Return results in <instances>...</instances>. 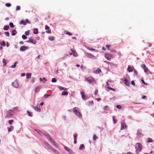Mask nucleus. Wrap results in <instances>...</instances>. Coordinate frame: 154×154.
Segmentation results:
<instances>
[{
  "mask_svg": "<svg viewBox=\"0 0 154 154\" xmlns=\"http://www.w3.org/2000/svg\"><path fill=\"white\" fill-rule=\"evenodd\" d=\"M44 135L52 145L56 148H59L58 145L56 143L54 140L49 134L46 133H44Z\"/></svg>",
  "mask_w": 154,
  "mask_h": 154,
  "instance_id": "nucleus-1",
  "label": "nucleus"
},
{
  "mask_svg": "<svg viewBox=\"0 0 154 154\" xmlns=\"http://www.w3.org/2000/svg\"><path fill=\"white\" fill-rule=\"evenodd\" d=\"M135 148L136 153L138 154L142 150V145L140 143H137L136 144Z\"/></svg>",
  "mask_w": 154,
  "mask_h": 154,
  "instance_id": "nucleus-2",
  "label": "nucleus"
},
{
  "mask_svg": "<svg viewBox=\"0 0 154 154\" xmlns=\"http://www.w3.org/2000/svg\"><path fill=\"white\" fill-rule=\"evenodd\" d=\"M73 111L75 114L79 118L81 117L82 116V114L79 108L78 107H75L73 108Z\"/></svg>",
  "mask_w": 154,
  "mask_h": 154,
  "instance_id": "nucleus-3",
  "label": "nucleus"
},
{
  "mask_svg": "<svg viewBox=\"0 0 154 154\" xmlns=\"http://www.w3.org/2000/svg\"><path fill=\"white\" fill-rule=\"evenodd\" d=\"M105 58L108 60H110L113 57V56L112 54H106L105 55Z\"/></svg>",
  "mask_w": 154,
  "mask_h": 154,
  "instance_id": "nucleus-4",
  "label": "nucleus"
},
{
  "mask_svg": "<svg viewBox=\"0 0 154 154\" xmlns=\"http://www.w3.org/2000/svg\"><path fill=\"white\" fill-rule=\"evenodd\" d=\"M42 145L43 146L47 149H48L51 148V146L46 142H44L43 143Z\"/></svg>",
  "mask_w": 154,
  "mask_h": 154,
  "instance_id": "nucleus-5",
  "label": "nucleus"
},
{
  "mask_svg": "<svg viewBox=\"0 0 154 154\" xmlns=\"http://www.w3.org/2000/svg\"><path fill=\"white\" fill-rule=\"evenodd\" d=\"M12 85L15 88H18L19 87V84L17 81L15 80L12 83Z\"/></svg>",
  "mask_w": 154,
  "mask_h": 154,
  "instance_id": "nucleus-6",
  "label": "nucleus"
},
{
  "mask_svg": "<svg viewBox=\"0 0 154 154\" xmlns=\"http://www.w3.org/2000/svg\"><path fill=\"white\" fill-rule=\"evenodd\" d=\"M85 81H87L90 84L93 82L94 80V79L92 77H89L85 79Z\"/></svg>",
  "mask_w": 154,
  "mask_h": 154,
  "instance_id": "nucleus-7",
  "label": "nucleus"
},
{
  "mask_svg": "<svg viewBox=\"0 0 154 154\" xmlns=\"http://www.w3.org/2000/svg\"><path fill=\"white\" fill-rule=\"evenodd\" d=\"M28 23L29 24L30 23L29 21L27 19H26L25 21L22 20L20 21V24H23L24 25H26L27 23Z\"/></svg>",
  "mask_w": 154,
  "mask_h": 154,
  "instance_id": "nucleus-8",
  "label": "nucleus"
},
{
  "mask_svg": "<svg viewBox=\"0 0 154 154\" xmlns=\"http://www.w3.org/2000/svg\"><path fill=\"white\" fill-rule=\"evenodd\" d=\"M141 67L143 69L144 72H147L149 71V69L146 66L145 64H142L141 66Z\"/></svg>",
  "mask_w": 154,
  "mask_h": 154,
  "instance_id": "nucleus-9",
  "label": "nucleus"
},
{
  "mask_svg": "<svg viewBox=\"0 0 154 154\" xmlns=\"http://www.w3.org/2000/svg\"><path fill=\"white\" fill-rule=\"evenodd\" d=\"M64 149L66 150L69 154H74V152L70 149L65 146L64 147Z\"/></svg>",
  "mask_w": 154,
  "mask_h": 154,
  "instance_id": "nucleus-10",
  "label": "nucleus"
},
{
  "mask_svg": "<svg viewBox=\"0 0 154 154\" xmlns=\"http://www.w3.org/2000/svg\"><path fill=\"white\" fill-rule=\"evenodd\" d=\"M32 106L35 111L38 112H39L41 111L40 107H39V106L37 105L36 107H35Z\"/></svg>",
  "mask_w": 154,
  "mask_h": 154,
  "instance_id": "nucleus-11",
  "label": "nucleus"
},
{
  "mask_svg": "<svg viewBox=\"0 0 154 154\" xmlns=\"http://www.w3.org/2000/svg\"><path fill=\"white\" fill-rule=\"evenodd\" d=\"M127 126L126 125L125 123H122L121 130H122L126 129V128Z\"/></svg>",
  "mask_w": 154,
  "mask_h": 154,
  "instance_id": "nucleus-12",
  "label": "nucleus"
},
{
  "mask_svg": "<svg viewBox=\"0 0 154 154\" xmlns=\"http://www.w3.org/2000/svg\"><path fill=\"white\" fill-rule=\"evenodd\" d=\"M82 98L83 100H85L87 99V97L85 94V92L84 91L82 92L81 93Z\"/></svg>",
  "mask_w": 154,
  "mask_h": 154,
  "instance_id": "nucleus-13",
  "label": "nucleus"
},
{
  "mask_svg": "<svg viewBox=\"0 0 154 154\" xmlns=\"http://www.w3.org/2000/svg\"><path fill=\"white\" fill-rule=\"evenodd\" d=\"M14 113L13 111L11 110H8L7 112V115L8 116L13 115Z\"/></svg>",
  "mask_w": 154,
  "mask_h": 154,
  "instance_id": "nucleus-14",
  "label": "nucleus"
},
{
  "mask_svg": "<svg viewBox=\"0 0 154 154\" xmlns=\"http://www.w3.org/2000/svg\"><path fill=\"white\" fill-rule=\"evenodd\" d=\"M28 42H30L34 44H35L36 43V41L35 40H34L33 39H31L30 38H29V40L27 41Z\"/></svg>",
  "mask_w": 154,
  "mask_h": 154,
  "instance_id": "nucleus-15",
  "label": "nucleus"
},
{
  "mask_svg": "<svg viewBox=\"0 0 154 154\" xmlns=\"http://www.w3.org/2000/svg\"><path fill=\"white\" fill-rule=\"evenodd\" d=\"M28 48L27 46H22L20 48V50L21 51H24Z\"/></svg>",
  "mask_w": 154,
  "mask_h": 154,
  "instance_id": "nucleus-16",
  "label": "nucleus"
},
{
  "mask_svg": "<svg viewBox=\"0 0 154 154\" xmlns=\"http://www.w3.org/2000/svg\"><path fill=\"white\" fill-rule=\"evenodd\" d=\"M86 55H87L88 57L89 58H95V57L91 54L87 53Z\"/></svg>",
  "mask_w": 154,
  "mask_h": 154,
  "instance_id": "nucleus-17",
  "label": "nucleus"
},
{
  "mask_svg": "<svg viewBox=\"0 0 154 154\" xmlns=\"http://www.w3.org/2000/svg\"><path fill=\"white\" fill-rule=\"evenodd\" d=\"M125 84L127 86H129L130 85V83L128 80L126 79H124Z\"/></svg>",
  "mask_w": 154,
  "mask_h": 154,
  "instance_id": "nucleus-18",
  "label": "nucleus"
},
{
  "mask_svg": "<svg viewBox=\"0 0 154 154\" xmlns=\"http://www.w3.org/2000/svg\"><path fill=\"white\" fill-rule=\"evenodd\" d=\"M40 86H38L37 87H36L35 89V91L36 93H37L39 91L40 89Z\"/></svg>",
  "mask_w": 154,
  "mask_h": 154,
  "instance_id": "nucleus-19",
  "label": "nucleus"
},
{
  "mask_svg": "<svg viewBox=\"0 0 154 154\" xmlns=\"http://www.w3.org/2000/svg\"><path fill=\"white\" fill-rule=\"evenodd\" d=\"M18 63V61H15L14 62V64L12 65L11 66V68H14L15 67H16V66H17V64Z\"/></svg>",
  "mask_w": 154,
  "mask_h": 154,
  "instance_id": "nucleus-20",
  "label": "nucleus"
},
{
  "mask_svg": "<svg viewBox=\"0 0 154 154\" xmlns=\"http://www.w3.org/2000/svg\"><path fill=\"white\" fill-rule=\"evenodd\" d=\"M127 70L129 72H131L133 71V69L131 66L129 65L128 66Z\"/></svg>",
  "mask_w": 154,
  "mask_h": 154,
  "instance_id": "nucleus-21",
  "label": "nucleus"
},
{
  "mask_svg": "<svg viewBox=\"0 0 154 154\" xmlns=\"http://www.w3.org/2000/svg\"><path fill=\"white\" fill-rule=\"evenodd\" d=\"M101 71V70L99 68H98L97 70L94 71V73L98 74Z\"/></svg>",
  "mask_w": 154,
  "mask_h": 154,
  "instance_id": "nucleus-22",
  "label": "nucleus"
},
{
  "mask_svg": "<svg viewBox=\"0 0 154 154\" xmlns=\"http://www.w3.org/2000/svg\"><path fill=\"white\" fill-rule=\"evenodd\" d=\"M51 149L52 150V151L56 154H60L58 151L56 150L54 148H53V147H51Z\"/></svg>",
  "mask_w": 154,
  "mask_h": 154,
  "instance_id": "nucleus-23",
  "label": "nucleus"
},
{
  "mask_svg": "<svg viewBox=\"0 0 154 154\" xmlns=\"http://www.w3.org/2000/svg\"><path fill=\"white\" fill-rule=\"evenodd\" d=\"M17 33V32L15 30H13L12 31V35L13 36L15 35Z\"/></svg>",
  "mask_w": 154,
  "mask_h": 154,
  "instance_id": "nucleus-24",
  "label": "nucleus"
},
{
  "mask_svg": "<svg viewBox=\"0 0 154 154\" xmlns=\"http://www.w3.org/2000/svg\"><path fill=\"white\" fill-rule=\"evenodd\" d=\"M33 33L35 34L38 33V29L37 28H35L34 29Z\"/></svg>",
  "mask_w": 154,
  "mask_h": 154,
  "instance_id": "nucleus-25",
  "label": "nucleus"
},
{
  "mask_svg": "<svg viewBox=\"0 0 154 154\" xmlns=\"http://www.w3.org/2000/svg\"><path fill=\"white\" fill-rule=\"evenodd\" d=\"M86 48L87 49H88V50H90L91 51H95V52H97V50H96L94 49V48H90L89 47H86Z\"/></svg>",
  "mask_w": 154,
  "mask_h": 154,
  "instance_id": "nucleus-26",
  "label": "nucleus"
},
{
  "mask_svg": "<svg viewBox=\"0 0 154 154\" xmlns=\"http://www.w3.org/2000/svg\"><path fill=\"white\" fill-rule=\"evenodd\" d=\"M3 63L4 66H5L7 64L6 60L4 58L3 59Z\"/></svg>",
  "mask_w": 154,
  "mask_h": 154,
  "instance_id": "nucleus-27",
  "label": "nucleus"
},
{
  "mask_svg": "<svg viewBox=\"0 0 154 154\" xmlns=\"http://www.w3.org/2000/svg\"><path fill=\"white\" fill-rule=\"evenodd\" d=\"M9 27V26H5L4 27L3 29L4 30H8Z\"/></svg>",
  "mask_w": 154,
  "mask_h": 154,
  "instance_id": "nucleus-28",
  "label": "nucleus"
},
{
  "mask_svg": "<svg viewBox=\"0 0 154 154\" xmlns=\"http://www.w3.org/2000/svg\"><path fill=\"white\" fill-rule=\"evenodd\" d=\"M31 73H27L26 74V77L27 78L29 79L31 77Z\"/></svg>",
  "mask_w": 154,
  "mask_h": 154,
  "instance_id": "nucleus-29",
  "label": "nucleus"
},
{
  "mask_svg": "<svg viewBox=\"0 0 154 154\" xmlns=\"http://www.w3.org/2000/svg\"><path fill=\"white\" fill-rule=\"evenodd\" d=\"M51 94H45L44 97L45 98H47L48 97L51 96Z\"/></svg>",
  "mask_w": 154,
  "mask_h": 154,
  "instance_id": "nucleus-30",
  "label": "nucleus"
},
{
  "mask_svg": "<svg viewBox=\"0 0 154 154\" xmlns=\"http://www.w3.org/2000/svg\"><path fill=\"white\" fill-rule=\"evenodd\" d=\"M48 39L49 40L51 41H53L54 40V38L53 36H50L48 38Z\"/></svg>",
  "mask_w": 154,
  "mask_h": 154,
  "instance_id": "nucleus-31",
  "label": "nucleus"
},
{
  "mask_svg": "<svg viewBox=\"0 0 154 154\" xmlns=\"http://www.w3.org/2000/svg\"><path fill=\"white\" fill-rule=\"evenodd\" d=\"M137 135H138V134L140 135H142V134L141 130H138L137 131Z\"/></svg>",
  "mask_w": 154,
  "mask_h": 154,
  "instance_id": "nucleus-32",
  "label": "nucleus"
},
{
  "mask_svg": "<svg viewBox=\"0 0 154 154\" xmlns=\"http://www.w3.org/2000/svg\"><path fill=\"white\" fill-rule=\"evenodd\" d=\"M153 141L150 138H148V140L147 141V143H151Z\"/></svg>",
  "mask_w": 154,
  "mask_h": 154,
  "instance_id": "nucleus-33",
  "label": "nucleus"
},
{
  "mask_svg": "<svg viewBox=\"0 0 154 154\" xmlns=\"http://www.w3.org/2000/svg\"><path fill=\"white\" fill-rule=\"evenodd\" d=\"M0 44L3 46H5L6 45V44L5 42L4 41H2V42L0 43Z\"/></svg>",
  "mask_w": 154,
  "mask_h": 154,
  "instance_id": "nucleus-34",
  "label": "nucleus"
},
{
  "mask_svg": "<svg viewBox=\"0 0 154 154\" xmlns=\"http://www.w3.org/2000/svg\"><path fill=\"white\" fill-rule=\"evenodd\" d=\"M134 75H137V72L135 69H134Z\"/></svg>",
  "mask_w": 154,
  "mask_h": 154,
  "instance_id": "nucleus-35",
  "label": "nucleus"
},
{
  "mask_svg": "<svg viewBox=\"0 0 154 154\" xmlns=\"http://www.w3.org/2000/svg\"><path fill=\"white\" fill-rule=\"evenodd\" d=\"M59 89L60 90H66V88H64V87H61V86H60L59 87Z\"/></svg>",
  "mask_w": 154,
  "mask_h": 154,
  "instance_id": "nucleus-36",
  "label": "nucleus"
},
{
  "mask_svg": "<svg viewBox=\"0 0 154 154\" xmlns=\"http://www.w3.org/2000/svg\"><path fill=\"white\" fill-rule=\"evenodd\" d=\"M30 31L28 30L25 32V34L26 35H28L29 34Z\"/></svg>",
  "mask_w": 154,
  "mask_h": 154,
  "instance_id": "nucleus-37",
  "label": "nucleus"
},
{
  "mask_svg": "<svg viewBox=\"0 0 154 154\" xmlns=\"http://www.w3.org/2000/svg\"><path fill=\"white\" fill-rule=\"evenodd\" d=\"M57 81V80L55 78H53L52 79L51 82H56Z\"/></svg>",
  "mask_w": 154,
  "mask_h": 154,
  "instance_id": "nucleus-38",
  "label": "nucleus"
},
{
  "mask_svg": "<svg viewBox=\"0 0 154 154\" xmlns=\"http://www.w3.org/2000/svg\"><path fill=\"white\" fill-rule=\"evenodd\" d=\"M112 119H113V122H114V124H116L117 122V120H115L114 119V116H112Z\"/></svg>",
  "mask_w": 154,
  "mask_h": 154,
  "instance_id": "nucleus-39",
  "label": "nucleus"
},
{
  "mask_svg": "<svg viewBox=\"0 0 154 154\" xmlns=\"http://www.w3.org/2000/svg\"><path fill=\"white\" fill-rule=\"evenodd\" d=\"M13 129V127L12 126H11L10 127V128H8V131L9 132H10V131H11Z\"/></svg>",
  "mask_w": 154,
  "mask_h": 154,
  "instance_id": "nucleus-40",
  "label": "nucleus"
},
{
  "mask_svg": "<svg viewBox=\"0 0 154 154\" xmlns=\"http://www.w3.org/2000/svg\"><path fill=\"white\" fill-rule=\"evenodd\" d=\"M68 92L66 91H64L63 93L62 94V95H66L68 94Z\"/></svg>",
  "mask_w": 154,
  "mask_h": 154,
  "instance_id": "nucleus-41",
  "label": "nucleus"
},
{
  "mask_svg": "<svg viewBox=\"0 0 154 154\" xmlns=\"http://www.w3.org/2000/svg\"><path fill=\"white\" fill-rule=\"evenodd\" d=\"M5 34L8 37H9L10 35V34L9 32H5Z\"/></svg>",
  "mask_w": 154,
  "mask_h": 154,
  "instance_id": "nucleus-42",
  "label": "nucleus"
},
{
  "mask_svg": "<svg viewBox=\"0 0 154 154\" xmlns=\"http://www.w3.org/2000/svg\"><path fill=\"white\" fill-rule=\"evenodd\" d=\"M84 147L83 144H82L80 145V147H79V149L80 150H81L82 149V148H83Z\"/></svg>",
  "mask_w": 154,
  "mask_h": 154,
  "instance_id": "nucleus-43",
  "label": "nucleus"
},
{
  "mask_svg": "<svg viewBox=\"0 0 154 154\" xmlns=\"http://www.w3.org/2000/svg\"><path fill=\"white\" fill-rule=\"evenodd\" d=\"M22 38L24 39H26L27 38V37L26 35H22Z\"/></svg>",
  "mask_w": 154,
  "mask_h": 154,
  "instance_id": "nucleus-44",
  "label": "nucleus"
},
{
  "mask_svg": "<svg viewBox=\"0 0 154 154\" xmlns=\"http://www.w3.org/2000/svg\"><path fill=\"white\" fill-rule=\"evenodd\" d=\"M97 139V137L94 134L93 136V139L94 140H96Z\"/></svg>",
  "mask_w": 154,
  "mask_h": 154,
  "instance_id": "nucleus-45",
  "label": "nucleus"
},
{
  "mask_svg": "<svg viewBox=\"0 0 154 154\" xmlns=\"http://www.w3.org/2000/svg\"><path fill=\"white\" fill-rule=\"evenodd\" d=\"M5 5L7 7H10L11 6V4L10 3H6L5 4Z\"/></svg>",
  "mask_w": 154,
  "mask_h": 154,
  "instance_id": "nucleus-46",
  "label": "nucleus"
},
{
  "mask_svg": "<svg viewBox=\"0 0 154 154\" xmlns=\"http://www.w3.org/2000/svg\"><path fill=\"white\" fill-rule=\"evenodd\" d=\"M106 88L109 89L110 90H112V91H115V90L114 89L112 88L111 87H107Z\"/></svg>",
  "mask_w": 154,
  "mask_h": 154,
  "instance_id": "nucleus-47",
  "label": "nucleus"
},
{
  "mask_svg": "<svg viewBox=\"0 0 154 154\" xmlns=\"http://www.w3.org/2000/svg\"><path fill=\"white\" fill-rule=\"evenodd\" d=\"M9 25L11 28H13L14 27L13 24L12 23H9Z\"/></svg>",
  "mask_w": 154,
  "mask_h": 154,
  "instance_id": "nucleus-48",
  "label": "nucleus"
},
{
  "mask_svg": "<svg viewBox=\"0 0 154 154\" xmlns=\"http://www.w3.org/2000/svg\"><path fill=\"white\" fill-rule=\"evenodd\" d=\"M65 33L66 34L68 35H72L71 34L70 32H68L67 31H65Z\"/></svg>",
  "mask_w": 154,
  "mask_h": 154,
  "instance_id": "nucleus-49",
  "label": "nucleus"
},
{
  "mask_svg": "<svg viewBox=\"0 0 154 154\" xmlns=\"http://www.w3.org/2000/svg\"><path fill=\"white\" fill-rule=\"evenodd\" d=\"M20 7L19 6H17L16 7V10L18 11L20 10Z\"/></svg>",
  "mask_w": 154,
  "mask_h": 154,
  "instance_id": "nucleus-50",
  "label": "nucleus"
},
{
  "mask_svg": "<svg viewBox=\"0 0 154 154\" xmlns=\"http://www.w3.org/2000/svg\"><path fill=\"white\" fill-rule=\"evenodd\" d=\"M35 131L37 132V133H39V134L41 135V132L40 131L38 130V129H35Z\"/></svg>",
  "mask_w": 154,
  "mask_h": 154,
  "instance_id": "nucleus-51",
  "label": "nucleus"
},
{
  "mask_svg": "<svg viewBox=\"0 0 154 154\" xmlns=\"http://www.w3.org/2000/svg\"><path fill=\"white\" fill-rule=\"evenodd\" d=\"M141 81L145 85H147L148 84L147 83H146V82H145L144 81V80L143 79H142L141 80Z\"/></svg>",
  "mask_w": 154,
  "mask_h": 154,
  "instance_id": "nucleus-52",
  "label": "nucleus"
},
{
  "mask_svg": "<svg viewBox=\"0 0 154 154\" xmlns=\"http://www.w3.org/2000/svg\"><path fill=\"white\" fill-rule=\"evenodd\" d=\"M62 118L64 120H65L66 119V116L64 115H63L62 116Z\"/></svg>",
  "mask_w": 154,
  "mask_h": 154,
  "instance_id": "nucleus-53",
  "label": "nucleus"
},
{
  "mask_svg": "<svg viewBox=\"0 0 154 154\" xmlns=\"http://www.w3.org/2000/svg\"><path fill=\"white\" fill-rule=\"evenodd\" d=\"M73 55L74 56V57H76L77 56V52L75 51L74 52H73Z\"/></svg>",
  "mask_w": 154,
  "mask_h": 154,
  "instance_id": "nucleus-54",
  "label": "nucleus"
},
{
  "mask_svg": "<svg viewBox=\"0 0 154 154\" xmlns=\"http://www.w3.org/2000/svg\"><path fill=\"white\" fill-rule=\"evenodd\" d=\"M116 107L117 108L119 109H120L122 108L121 106L120 105H117L116 106Z\"/></svg>",
  "mask_w": 154,
  "mask_h": 154,
  "instance_id": "nucleus-55",
  "label": "nucleus"
},
{
  "mask_svg": "<svg viewBox=\"0 0 154 154\" xmlns=\"http://www.w3.org/2000/svg\"><path fill=\"white\" fill-rule=\"evenodd\" d=\"M8 122L9 124H11L13 122V120H9L8 121Z\"/></svg>",
  "mask_w": 154,
  "mask_h": 154,
  "instance_id": "nucleus-56",
  "label": "nucleus"
},
{
  "mask_svg": "<svg viewBox=\"0 0 154 154\" xmlns=\"http://www.w3.org/2000/svg\"><path fill=\"white\" fill-rule=\"evenodd\" d=\"M27 113L29 114V115L31 117L32 116V114L30 113V112L29 111H27Z\"/></svg>",
  "mask_w": 154,
  "mask_h": 154,
  "instance_id": "nucleus-57",
  "label": "nucleus"
},
{
  "mask_svg": "<svg viewBox=\"0 0 154 154\" xmlns=\"http://www.w3.org/2000/svg\"><path fill=\"white\" fill-rule=\"evenodd\" d=\"M77 134H74V139L75 138V139H77Z\"/></svg>",
  "mask_w": 154,
  "mask_h": 154,
  "instance_id": "nucleus-58",
  "label": "nucleus"
},
{
  "mask_svg": "<svg viewBox=\"0 0 154 154\" xmlns=\"http://www.w3.org/2000/svg\"><path fill=\"white\" fill-rule=\"evenodd\" d=\"M131 84L134 86H135V83L134 82V81H131Z\"/></svg>",
  "mask_w": 154,
  "mask_h": 154,
  "instance_id": "nucleus-59",
  "label": "nucleus"
},
{
  "mask_svg": "<svg viewBox=\"0 0 154 154\" xmlns=\"http://www.w3.org/2000/svg\"><path fill=\"white\" fill-rule=\"evenodd\" d=\"M46 32L48 33H51V30L50 29H49L46 31Z\"/></svg>",
  "mask_w": 154,
  "mask_h": 154,
  "instance_id": "nucleus-60",
  "label": "nucleus"
},
{
  "mask_svg": "<svg viewBox=\"0 0 154 154\" xmlns=\"http://www.w3.org/2000/svg\"><path fill=\"white\" fill-rule=\"evenodd\" d=\"M45 29L46 30L47 29H49V27L46 25L45 26Z\"/></svg>",
  "mask_w": 154,
  "mask_h": 154,
  "instance_id": "nucleus-61",
  "label": "nucleus"
},
{
  "mask_svg": "<svg viewBox=\"0 0 154 154\" xmlns=\"http://www.w3.org/2000/svg\"><path fill=\"white\" fill-rule=\"evenodd\" d=\"M35 81V78H32L31 79V82H34Z\"/></svg>",
  "mask_w": 154,
  "mask_h": 154,
  "instance_id": "nucleus-62",
  "label": "nucleus"
},
{
  "mask_svg": "<svg viewBox=\"0 0 154 154\" xmlns=\"http://www.w3.org/2000/svg\"><path fill=\"white\" fill-rule=\"evenodd\" d=\"M26 75V74H25V73H22L21 74V76H25Z\"/></svg>",
  "mask_w": 154,
  "mask_h": 154,
  "instance_id": "nucleus-63",
  "label": "nucleus"
},
{
  "mask_svg": "<svg viewBox=\"0 0 154 154\" xmlns=\"http://www.w3.org/2000/svg\"><path fill=\"white\" fill-rule=\"evenodd\" d=\"M74 144H76L77 143V140L75 139H74Z\"/></svg>",
  "mask_w": 154,
  "mask_h": 154,
  "instance_id": "nucleus-64",
  "label": "nucleus"
}]
</instances>
